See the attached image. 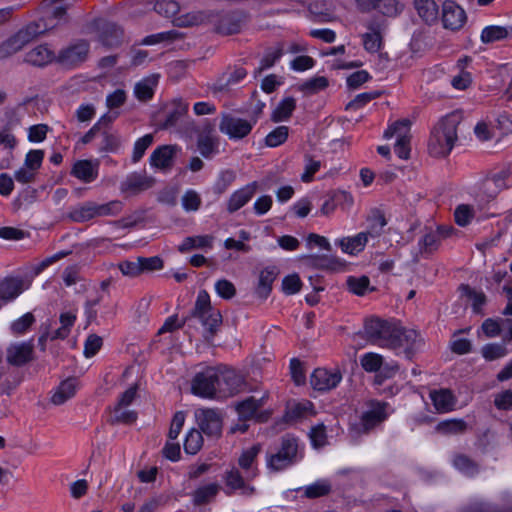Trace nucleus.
I'll use <instances>...</instances> for the list:
<instances>
[{
	"label": "nucleus",
	"instance_id": "4",
	"mask_svg": "<svg viewBox=\"0 0 512 512\" xmlns=\"http://www.w3.org/2000/svg\"><path fill=\"white\" fill-rule=\"evenodd\" d=\"M389 404L384 401L370 400L366 403L360 422L351 428V434L359 436L368 434L374 428L382 424L389 416Z\"/></svg>",
	"mask_w": 512,
	"mask_h": 512
},
{
	"label": "nucleus",
	"instance_id": "62",
	"mask_svg": "<svg viewBox=\"0 0 512 512\" xmlns=\"http://www.w3.org/2000/svg\"><path fill=\"white\" fill-rule=\"evenodd\" d=\"M474 217V208L468 204H460L454 211L455 222L464 227L468 225Z\"/></svg>",
	"mask_w": 512,
	"mask_h": 512
},
{
	"label": "nucleus",
	"instance_id": "56",
	"mask_svg": "<svg viewBox=\"0 0 512 512\" xmlns=\"http://www.w3.org/2000/svg\"><path fill=\"white\" fill-rule=\"evenodd\" d=\"M136 419V412L133 410H129L128 407L124 406H115L111 416L112 423L132 424L136 421Z\"/></svg>",
	"mask_w": 512,
	"mask_h": 512
},
{
	"label": "nucleus",
	"instance_id": "23",
	"mask_svg": "<svg viewBox=\"0 0 512 512\" xmlns=\"http://www.w3.org/2000/svg\"><path fill=\"white\" fill-rule=\"evenodd\" d=\"M177 150L176 145H163L156 148L150 155V165L161 170L170 169Z\"/></svg>",
	"mask_w": 512,
	"mask_h": 512
},
{
	"label": "nucleus",
	"instance_id": "54",
	"mask_svg": "<svg viewBox=\"0 0 512 512\" xmlns=\"http://www.w3.org/2000/svg\"><path fill=\"white\" fill-rule=\"evenodd\" d=\"M422 254H431L436 251L440 245V236L437 232L425 234L418 242Z\"/></svg>",
	"mask_w": 512,
	"mask_h": 512
},
{
	"label": "nucleus",
	"instance_id": "1",
	"mask_svg": "<svg viewBox=\"0 0 512 512\" xmlns=\"http://www.w3.org/2000/svg\"><path fill=\"white\" fill-rule=\"evenodd\" d=\"M363 334L372 345L403 353L409 360L423 345V338L416 330L407 329L396 320L370 318L365 321Z\"/></svg>",
	"mask_w": 512,
	"mask_h": 512
},
{
	"label": "nucleus",
	"instance_id": "19",
	"mask_svg": "<svg viewBox=\"0 0 512 512\" xmlns=\"http://www.w3.org/2000/svg\"><path fill=\"white\" fill-rule=\"evenodd\" d=\"M303 264L313 269L337 271L343 269V262L329 255L309 254L301 257Z\"/></svg>",
	"mask_w": 512,
	"mask_h": 512
},
{
	"label": "nucleus",
	"instance_id": "5",
	"mask_svg": "<svg viewBox=\"0 0 512 512\" xmlns=\"http://www.w3.org/2000/svg\"><path fill=\"white\" fill-rule=\"evenodd\" d=\"M298 462V442L293 437H283L275 452L267 453L266 466L270 471L279 472Z\"/></svg>",
	"mask_w": 512,
	"mask_h": 512
},
{
	"label": "nucleus",
	"instance_id": "58",
	"mask_svg": "<svg viewBox=\"0 0 512 512\" xmlns=\"http://www.w3.org/2000/svg\"><path fill=\"white\" fill-rule=\"evenodd\" d=\"M23 47L17 37L12 35L0 44V60L9 58L19 52Z\"/></svg>",
	"mask_w": 512,
	"mask_h": 512
},
{
	"label": "nucleus",
	"instance_id": "45",
	"mask_svg": "<svg viewBox=\"0 0 512 512\" xmlns=\"http://www.w3.org/2000/svg\"><path fill=\"white\" fill-rule=\"evenodd\" d=\"M331 489L332 486L329 480L319 479L305 487L304 495L307 498L314 499L328 495L331 492Z\"/></svg>",
	"mask_w": 512,
	"mask_h": 512
},
{
	"label": "nucleus",
	"instance_id": "3",
	"mask_svg": "<svg viewBox=\"0 0 512 512\" xmlns=\"http://www.w3.org/2000/svg\"><path fill=\"white\" fill-rule=\"evenodd\" d=\"M191 316L198 319L209 336H214L222 324L220 311L211 306L210 296L206 290L199 291Z\"/></svg>",
	"mask_w": 512,
	"mask_h": 512
},
{
	"label": "nucleus",
	"instance_id": "47",
	"mask_svg": "<svg viewBox=\"0 0 512 512\" xmlns=\"http://www.w3.org/2000/svg\"><path fill=\"white\" fill-rule=\"evenodd\" d=\"M36 319L31 312H27L10 324V331L14 336L24 335L29 331Z\"/></svg>",
	"mask_w": 512,
	"mask_h": 512
},
{
	"label": "nucleus",
	"instance_id": "31",
	"mask_svg": "<svg viewBox=\"0 0 512 512\" xmlns=\"http://www.w3.org/2000/svg\"><path fill=\"white\" fill-rule=\"evenodd\" d=\"M159 75L152 74L138 81L134 86V96L141 102H147L154 96Z\"/></svg>",
	"mask_w": 512,
	"mask_h": 512
},
{
	"label": "nucleus",
	"instance_id": "34",
	"mask_svg": "<svg viewBox=\"0 0 512 512\" xmlns=\"http://www.w3.org/2000/svg\"><path fill=\"white\" fill-rule=\"evenodd\" d=\"M243 23V17L239 13H227L222 15L217 24L216 30L224 35L236 34L240 31Z\"/></svg>",
	"mask_w": 512,
	"mask_h": 512
},
{
	"label": "nucleus",
	"instance_id": "50",
	"mask_svg": "<svg viewBox=\"0 0 512 512\" xmlns=\"http://www.w3.org/2000/svg\"><path fill=\"white\" fill-rule=\"evenodd\" d=\"M123 206V202L120 200H112L103 204L95 202L96 217L117 216L122 212Z\"/></svg>",
	"mask_w": 512,
	"mask_h": 512
},
{
	"label": "nucleus",
	"instance_id": "25",
	"mask_svg": "<svg viewBox=\"0 0 512 512\" xmlns=\"http://www.w3.org/2000/svg\"><path fill=\"white\" fill-rule=\"evenodd\" d=\"M430 399L438 413H447L454 409L456 397L450 389L441 388L430 392Z\"/></svg>",
	"mask_w": 512,
	"mask_h": 512
},
{
	"label": "nucleus",
	"instance_id": "14",
	"mask_svg": "<svg viewBox=\"0 0 512 512\" xmlns=\"http://www.w3.org/2000/svg\"><path fill=\"white\" fill-rule=\"evenodd\" d=\"M33 339L12 343L6 351V360L12 366H23L33 359Z\"/></svg>",
	"mask_w": 512,
	"mask_h": 512
},
{
	"label": "nucleus",
	"instance_id": "61",
	"mask_svg": "<svg viewBox=\"0 0 512 512\" xmlns=\"http://www.w3.org/2000/svg\"><path fill=\"white\" fill-rule=\"evenodd\" d=\"M467 429V423L462 419L446 420L438 425V430L445 434H461Z\"/></svg>",
	"mask_w": 512,
	"mask_h": 512
},
{
	"label": "nucleus",
	"instance_id": "52",
	"mask_svg": "<svg viewBox=\"0 0 512 512\" xmlns=\"http://www.w3.org/2000/svg\"><path fill=\"white\" fill-rule=\"evenodd\" d=\"M236 175L232 170H223L219 173L214 185L213 192L217 195H222L235 181Z\"/></svg>",
	"mask_w": 512,
	"mask_h": 512
},
{
	"label": "nucleus",
	"instance_id": "57",
	"mask_svg": "<svg viewBox=\"0 0 512 512\" xmlns=\"http://www.w3.org/2000/svg\"><path fill=\"white\" fill-rule=\"evenodd\" d=\"M154 10L159 15L171 18L179 12L180 5L175 0H157L154 4Z\"/></svg>",
	"mask_w": 512,
	"mask_h": 512
},
{
	"label": "nucleus",
	"instance_id": "64",
	"mask_svg": "<svg viewBox=\"0 0 512 512\" xmlns=\"http://www.w3.org/2000/svg\"><path fill=\"white\" fill-rule=\"evenodd\" d=\"M463 512H497V506L483 500H474L463 508Z\"/></svg>",
	"mask_w": 512,
	"mask_h": 512
},
{
	"label": "nucleus",
	"instance_id": "60",
	"mask_svg": "<svg viewBox=\"0 0 512 512\" xmlns=\"http://www.w3.org/2000/svg\"><path fill=\"white\" fill-rule=\"evenodd\" d=\"M288 134L287 126H278L266 136L265 143L268 147H277L287 140Z\"/></svg>",
	"mask_w": 512,
	"mask_h": 512
},
{
	"label": "nucleus",
	"instance_id": "29",
	"mask_svg": "<svg viewBox=\"0 0 512 512\" xmlns=\"http://www.w3.org/2000/svg\"><path fill=\"white\" fill-rule=\"evenodd\" d=\"M480 40L483 44H491L502 40H512V24L507 26H486L481 31Z\"/></svg>",
	"mask_w": 512,
	"mask_h": 512
},
{
	"label": "nucleus",
	"instance_id": "33",
	"mask_svg": "<svg viewBox=\"0 0 512 512\" xmlns=\"http://www.w3.org/2000/svg\"><path fill=\"white\" fill-rule=\"evenodd\" d=\"M369 32L362 35L364 49L369 53H377L383 47V36L380 26L375 23L367 25Z\"/></svg>",
	"mask_w": 512,
	"mask_h": 512
},
{
	"label": "nucleus",
	"instance_id": "2",
	"mask_svg": "<svg viewBox=\"0 0 512 512\" xmlns=\"http://www.w3.org/2000/svg\"><path fill=\"white\" fill-rule=\"evenodd\" d=\"M462 117L459 113H450L443 117L432 129L428 141V151L433 157H445L452 151L457 141V128Z\"/></svg>",
	"mask_w": 512,
	"mask_h": 512
},
{
	"label": "nucleus",
	"instance_id": "12",
	"mask_svg": "<svg viewBox=\"0 0 512 512\" xmlns=\"http://www.w3.org/2000/svg\"><path fill=\"white\" fill-rule=\"evenodd\" d=\"M510 168H504L486 176L481 185L482 192L491 199H494L501 191L509 188Z\"/></svg>",
	"mask_w": 512,
	"mask_h": 512
},
{
	"label": "nucleus",
	"instance_id": "10",
	"mask_svg": "<svg viewBox=\"0 0 512 512\" xmlns=\"http://www.w3.org/2000/svg\"><path fill=\"white\" fill-rule=\"evenodd\" d=\"M255 124L256 120L254 119L248 120L231 114H223L219 124V130L230 139L239 140L246 137Z\"/></svg>",
	"mask_w": 512,
	"mask_h": 512
},
{
	"label": "nucleus",
	"instance_id": "21",
	"mask_svg": "<svg viewBox=\"0 0 512 512\" xmlns=\"http://www.w3.org/2000/svg\"><path fill=\"white\" fill-rule=\"evenodd\" d=\"M260 451L261 445L255 444L248 449L243 450L238 459V465L244 471L245 478L247 480L255 478L258 474L256 460Z\"/></svg>",
	"mask_w": 512,
	"mask_h": 512
},
{
	"label": "nucleus",
	"instance_id": "37",
	"mask_svg": "<svg viewBox=\"0 0 512 512\" xmlns=\"http://www.w3.org/2000/svg\"><path fill=\"white\" fill-rule=\"evenodd\" d=\"M77 388L78 380L76 378H68L60 383L51 401L55 405H61L75 395Z\"/></svg>",
	"mask_w": 512,
	"mask_h": 512
},
{
	"label": "nucleus",
	"instance_id": "24",
	"mask_svg": "<svg viewBox=\"0 0 512 512\" xmlns=\"http://www.w3.org/2000/svg\"><path fill=\"white\" fill-rule=\"evenodd\" d=\"M189 104L182 99H174L168 106L166 117L160 124L162 129H170L175 127L181 119L187 114Z\"/></svg>",
	"mask_w": 512,
	"mask_h": 512
},
{
	"label": "nucleus",
	"instance_id": "27",
	"mask_svg": "<svg viewBox=\"0 0 512 512\" xmlns=\"http://www.w3.org/2000/svg\"><path fill=\"white\" fill-rule=\"evenodd\" d=\"M99 41L107 46L114 47L121 43L123 30L115 23L103 22L99 25Z\"/></svg>",
	"mask_w": 512,
	"mask_h": 512
},
{
	"label": "nucleus",
	"instance_id": "39",
	"mask_svg": "<svg viewBox=\"0 0 512 512\" xmlns=\"http://www.w3.org/2000/svg\"><path fill=\"white\" fill-rule=\"evenodd\" d=\"M367 231H363L364 233H368V237H378L383 228L386 226L387 221L383 211L378 208H373L370 210L367 218Z\"/></svg>",
	"mask_w": 512,
	"mask_h": 512
},
{
	"label": "nucleus",
	"instance_id": "36",
	"mask_svg": "<svg viewBox=\"0 0 512 512\" xmlns=\"http://www.w3.org/2000/svg\"><path fill=\"white\" fill-rule=\"evenodd\" d=\"M197 148L204 158L211 159L219 153V137L211 132L202 133L198 136Z\"/></svg>",
	"mask_w": 512,
	"mask_h": 512
},
{
	"label": "nucleus",
	"instance_id": "20",
	"mask_svg": "<svg viewBox=\"0 0 512 512\" xmlns=\"http://www.w3.org/2000/svg\"><path fill=\"white\" fill-rule=\"evenodd\" d=\"M54 60H57V55L47 44L35 46L24 57V62L35 67H44Z\"/></svg>",
	"mask_w": 512,
	"mask_h": 512
},
{
	"label": "nucleus",
	"instance_id": "55",
	"mask_svg": "<svg viewBox=\"0 0 512 512\" xmlns=\"http://www.w3.org/2000/svg\"><path fill=\"white\" fill-rule=\"evenodd\" d=\"M349 290L358 296H363L369 289L370 280L367 276H349L346 280Z\"/></svg>",
	"mask_w": 512,
	"mask_h": 512
},
{
	"label": "nucleus",
	"instance_id": "46",
	"mask_svg": "<svg viewBox=\"0 0 512 512\" xmlns=\"http://www.w3.org/2000/svg\"><path fill=\"white\" fill-rule=\"evenodd\" d=\"M203 446L202 432L192 428L189 430L184 441V450L187 454L195 455Z\"/></svg>",
	"mask_w": 512,
	"mask_h": 512
},
{
	"label": "nucleus",
	"instance_id": "40",
	"mask_svg": "<svg viewBox=\"0 0 512 512\" xmlns=\"http://www.w3.org/2000/svg\"><path fill=\"white\" fill-rule=\"evenodd\" d=\"M275 267H267L260 272L256 294L258 297L265 299L272 290V283L276 279Z\"/></svg>",
	"mask_w": 512,
	"mask_h": 512
},
{
	"label": "nucleus",
	"instance_id": "18",
	"mask_svg": "<svg viewBox=\"0 0 512 512\" xmlns=\"http://www.w3.org/2000/svg\"><path fill=\"white\" fill-rule=\"evenodd\" d=\"M69 21L66 8L63 6L47 9L43 16L38 20L43 32H49L66 25Z\"/></svg>",
	"mask_w": 512,
	"mask_h": 512
},
{
	"label": "nucleus",
	"instance_id": "59",
	"mask_svg": "<svg viewBox=\"0 0 512 512\" xmlns=\"http://www.w3.org/2000/svg\"><path fill=\"white\" fill-rule=\"evenodd\" d=\"M153 136L152 134H146L143 137L136 140L133 147L132 162H139L144 156L146 150L152 145Z\"/></svg>",
	"mask_w": 512,
	"mask_h": 512
},
{
	"label": "nucleus",
	"instance_id": "8",
	"mask_svg": "<svg viewBox=\"0 0 512 512\" xmlns=\"http://www.w3.org/2000/svg\"><path fill=\"white\" fill-rule=\"evenodd\" d=\"M216 368L218 398L237 394L243 385V378L235 370L226 366H216Z\"/></svg>",
	"mask_w": 512,
	"mask_h": 512
},
{
	"label": "nucleus",
	"instance_id": "38",
	"mask_svg": "<svg viewBox=\"0 0 512 512\" xmlns=\"http://www.w3.org/2000/svg\"><path fill=\"white\" fill-rule=\"evenodd\" d=\"M68 218L76 223H83L96 218L95 202L87 201L72 207L68 213Z\"/></svg>",
	"mask_w": 512,
	"mask_h": 512
},
{
	"label": "nucleus",
	"instance_id": "51",
	"mask_svg": "<svg viewBox=\"0 0 512 512\" xmlns=\"http://www.w3.org/2000/svg\"><path fill=\"white\" fill-rule=\"evenodd\" d=\"M360 364L366 372H379L383 365V357L378 353L368 352L360 357Z\"/></svg>",
	"mask_w": 512,
	"mask_h": 512
},
{
	"label": "nucleus",
	"instance_id": "63",
	"mask_svg": "<svg viewBox=\"0 0 512 512\" xmlns=\"http://www.w3.org/2000/svg\"><path fill=\"white\" fill-rule=\"evenodd\" d=\"M404 8V5L398 0H381L379 7V11L388 17H395L399 15Z\"/></svg>",
	"mask_w": 512,
	"mask_h": 512
},
{
	"label": "nucleus",
	"instance_id": "26",
	"mask_svg": "<svg viewBox=\"0 0 512 512\" xmlns=\"http://www.w3.org/2000/svg\"><path fill=\"white\" fill-rule=\"evenodd\" d=\"M24 291V282L18 277H6L0 281V300L3 304L15 300Z\"/></svg>",
	"mask_w": 512,
	"mask_h": 512
},
{
	"label": "nucleus",
	"instance_id": "41",
	"mask_svg": "<svg viewBox=\"0 0 512 512\" xmlns=\"http://www.w3.org/2000/svg\"><path fill=\"white\" fill-rule=\"evenodd\" d=\"M224 479L227 487L233 490L242 489L243 494L251 495L255 491L254 487L245 485V478L236 468H232L231 470L227 471Z\"/></svg>",
	"mask_w": 512,
	"mask_h": 512
},
{
	"label": "nucleus",
	"instance_id": "16",
	"mask_svg": "<svg viewBox=\"0 0 512 512\" xmlns=\"http://www.w3.org/2000/svg\"><path fill=\"white\" fill-rule=\"evenodd\" d=\"M258 189V182L253 181L235 190L227 200L226 210L233 214L244 207L254 197Z\"/></svg>",
	"mask_w": 512,
	"mask_h": 512
},
{
	"label": "nucleus",
	"instance_id": "6",
	"mask_svg": "<svg viewBox=\"0 0 512 512\" xmlns=\"http://www.w3.org/2000/svg\"><path fill=\"white\" fill-rule=\"evenodd\" d=\"M217 379L216 366L197 372L191 381L192 394L205 399L218 398Z\"/></svg>",
	"mask_w": 512,
	"mask_h": 512
},
{
	"label": "nucleus",
	"instance_id": "49",
	"mask_svg": "<svg viewBox=\"0 0 512 512\" xmlns=\"http://www.w3.org/2000/svg\"><path fill=\"white\" fill-rule=\"evenodd\" d=\"M453 465L456 469L468 476H473L479 471L478 464L464 454L455 455Z\"/></svg>",
	"mask_w": 512,
	"mask_h": 512
},
{
	"label": "nucleus",
	"instance_id": "35",
	"mask_svg": "<svg viewBox=\"0 0 512 512\" xmlns=\"http://www.w3.org/2000/svg\"><path fill=\"white\" fill-rule=\"evenodd\" d=\"M151 181L145 174L133 172L120 185L122 192L138 193L151 187Z\"/></svg>",
	"mask_w": 512,
	"mask_h": 512
},
{
	"label": "nucleus",
	"instance_id": "32",
	"mask_svg": "<svg viewBox=\"0 0 512 512\" xmlns=\"http://www.w3.org/2000/svg\"><path fill=\"white\" fill-rule=\"evenodd\" d=\"M213 243L214 237L212 235L188 236L178 246V251L181 253H187L194 249L208 251L213 248Z\"/></svg>",
	"mask_w": 512,
	"mask_h": 512
},
{
	"label": "nucleus",
	"instance_id": "13",
	"mask_svg": "<svg viewBox=\"0 0 512 512\" xmlns=\"http://www.w3.org/2000/svg\"><path fill=\"white\" fill-rule=\"evenodd\" d=\"M467 21L465 10L454 1L447 0L442 6V23L445 29L460 30Z\"/></svg>",
	"mask_w": 512,
	"mask_h": 512
},
{
	"label": "nucleus",
	"instance_id": "42",
	"mask_svg": "<svg viewBox=\"0 0 512 512\" xmlns=\"http://www.w3.org/2000/svg\"><path fill=\"white\" fill-rule=\"evenodd\" d=\"M220 486L217 483H209L198 487L192 494L195 505H203L210 502L218 494Z\"/></svg>",
	"mask_w": 512,
	"mask_h": 512
},
{
	"label": "nucleus",
	"instance_id": "28",
	"mask_svg": "<svg viewBox=\"0 0 512 512\" xmlns=\"http://www.w3.org/2000/svg\"><path fill=\"white\" fill-rule=\"evenodd\" d=\"M413 6L417 15L427 25L437 23L439 7L434 0H413Z\"/></svg>",
	"mask_w": 512,
	"mask_h": 512
},
{
	"label": "nucleus",
	"instance_id": "44",
	"mask_svg": "<svg viewBox=\"0 0 512 512\" xmlns=\"http://www.w3.org/2000/svg\"><path fill=\"white\" fill-rule=\"evenodd\" d=\"M44 34L43 29L41 28L38 21L30 22L19 31H17L14 35L21 42L23 46H26L32 40H34L37 36Z\"/></svg>",
	"mask_w": 512,
	"mask_h": 512
},
{
	"label": "nucleus",
	"instance_id": "15",
	"mask_svg": "<svg viewBox=\"0 0 512 512\" xmlns=\"http://www.w3.org/2000/svg\"><path fill=\"white\" fill-rule=\"evenodd\" d=\"M341 380L342 374L338 369L317 368L310 377V384L317 391H329L336 388Z\"/></svg>",
	"mask_w": 512,
	"mask_h": 512
},
{
	"label": "nucleus",
	"instance_id": "43",
	"mask_svg": "<svg viewBox=\"0 0 512 512\" xmlns=\"http://www.w3.org/2000/svg\"><path fill=\"white\" fill-rule=\"evenodd\" d=\"M296 108V100L293 97L282 99L272 113L274 122L288 120Z\"/></svg>",
	"mask_w": 512,
	"mask_h": 512
},
{
	"label": "nucleus",
	"instance_id": "7",
	"mask_svg": "<svg viewBox=\"0 0 512 512\" xmlns=\"http://www.w3.org/2000/svg\"><path fill=\"white\" fill-rule=\"evenodd\" d=\"M195 419L200 428L199 431L208 437H220L222 433V415L218 409L198 408L195 410Z\"/></svg>",
	"mask_w": 512,
	"mask_h": 512
},
{
	"label": "nucleus",
	"instance_id": "17",
	"mask_svg": "<svg viewBox=\"0 0 512 512\" xmlns=\"http://www.w3.org/2000/svg\"><path fill=\"white\" fill-rule=\"evenodd\" d=\"M70 174L83 183H91L98 178L99 161L98 160H77L71 169Z\"/></svg>",
	"mask_w": 512,
	"mask_h": 512
},
{
	"label": "nucleus",
	"instance_id": "22",
	"mask_svg": "<svg viewBox=\"0 0 512 512\" xmlns=\"http://www.w3.org/2000/svg\"><path fill=\"white\" fill-rule=\"evenodd\" d=\"M369 241L368 233L359 232L354 236H347L337 239L335 244L345 254L355 256L361 253Z\"/></svg>",
	"mask_w": 512,
	"mask_h": 512
},
{
	"label": "nucleus",
	"instance_id": "48",
	"mask_svg": "<svg viewBox=\"0 0 512 512\" xmlns=\"http://www.w3.org/2000/svg\"><path fill=\"white\" fill-rule=\"evenodd\" d=\"M343 200L346 203V208H350L353 205V197L351 194L340 191L334 194V196L328 200H326L322 207H321V213L323 215H330L335 211L336 208V202Z\"/></svg>",
	"mask_w": 512,
	"mask_h": 512
},
{
	"label": "nucleus",
	"instance_id": "9",
	"mask_svg": "<svg viewBox=\"0 0 512 512\" xmlns=\"http://www.w3.org/2000/svg\"><path fill=\"white\" fill-rule=\"evenodd\" d=\"M409 128L410 122L408 120H400L389 126L384 132L386 139L397 136L394 151L400 159L404 160H407L410 156Z\"/></svg>",
	"mask_w": 512,
	"mask_h": 512
},
{
	"label": "nucleus",
	"instance_id": "53",
	"mask_svg": "<svg viewBox=\"0 0 512 512\" xmlns=\"http://www.w3.org/2000/svg\"><path fill=\"white\" fill-rule=\"evenodd\" d=\"M328 79L324 76H316L308 79L299 86V89L307 94H316L328 87Z\"/></svg>",
	"mask_w": 512,
	"mask_h": 512
},
{
	"label": "nucleus",
	"instance_id": "11",
	"mask_svg": "<svg viewBox=\"0 0 512 512\" xmlns=\"http://www.w3.org/2000/svg\"><path fill=\"white\" fill-rule=\"evenodd\" d=\"M88 53L89 43L85 40H79L62 49L57 55V61L65 67H75L87 59Z\"/></svg>",
	"mask_w": 512,
	"mask_h": 512
},
{
	"label": "nucleus",
	"instance_id": "30",
	"mask_svg": "<svg viewBox=\"0 0 512 512\" xmlns=\"http://www.w3.org/2000/svg\"><path fill=\"white\" fill-rule=\"evenodd\" d=\"M266 398V395H263L261 398L250 396L239 402L236 405V411L239 417L244 421L255 418L257 412L264 406Z\"/></svg>",
	"mask_w": 512,
	"mask_h": 512
}]
</instances>
